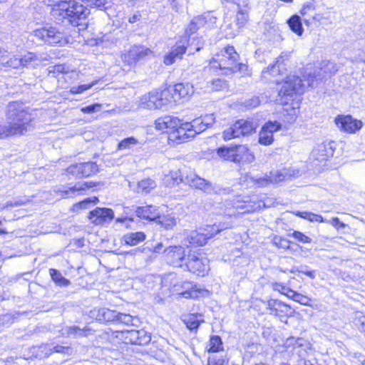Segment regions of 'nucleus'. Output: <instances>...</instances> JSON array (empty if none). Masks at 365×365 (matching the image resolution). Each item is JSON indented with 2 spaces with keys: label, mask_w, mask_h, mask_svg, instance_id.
Segmentation results:
<instances>
[{
  "label": "nucleus",
  "mask_w": 365,
  "mask_h": 365,
  "mask_svg": "<svg viewBox=\"0 0 365 365\" xmlns=\"http://www.w3.org/2000/svg\"><path fill=\"white\" fill-rule=\"evenodd\" d=\"M188 46L187 47V50H188V54H193L194 52L191 51V47L192 46H195V51H199L204 46L205 41L202 38H192L188 39Z\"/></svg>",
  "instance_id": "obj_42"
},
{
  "label": "nucleus",
  "mask_w": 365,
  "mask_h": 365,
  "mask_svg": "<svg viewBox=\"0 0 365 365\" xmlns=\"http://www.w3.org/2000/svg\"><path fill=\"white\" fill-rule=\"evenodd\" d=\"M166 260L173 267H182L186 262L185 250L181 246H170L164 250Z\"/></svg>",
  "instance_id": "obj_13"
},
{
  "label": "nucleus",
  "mask_w": 365,
  "mask_h": 365,
  "mask_svg": "<svg viewBox=\"0 0 365 365\" xmlns=\"http://www.w3.org/2000/svg\"><path fill=\"white\" fill-rule=\"evenodd\" d=\"M209 83H210V87L213 91H218L226 86V83L225 80L221 78L213 79L210 81Z\"/></svg>",
  "instance_id": "obj_55"
},
{
  "label": "nucleus",
  "mask_w": 365,
  "mask_h": 365,
  "mask_svg": "<svg viewBox=\"0 0 365 365\" xmlns=\"http://www.w3.org/2000/svg\"><path fill=\"white\" fill-rule=\"evenodd\" d=\"M318 160H326L334 155V150L330 144H320L313 151Z\"/></svg>",
  "instance_id": "obj_28"
},
{
  "label": "nucleus",
  "mask_w": 365,
  "mask_h": 365,
  "mask_svg": "<svg viewBox=\"0 0 365 365\" xmlns=\"http://www.w3.org/2000/svg\"><path fill=\"white\" fill-rule=\"evenodd\" d=\"M155 182L150 178L142 180L138 182V188L142 192H148L155 187Z\"/></svg>",
  "instance_id": "obj_45"
},
{
  "label": "nucleus",
  "mask_w": 365,
  "mask_h": 365,
  "mask_svg": "<svg viewBox=\"0 0 365 365\" xmlns=\"http://www.w3.org/2000/svg\"><path fill=\"white\" fill-rule=\"evenodd\" d=\"M137 345H146L151 341L150 333L144 329L138 330Z\"/></svg>",
  "instance_id": "obj_46"
},
{
  "label": "nucleus",
  "mask_w": 365,
  "mask_h": 365,
  "mask_svg": "<svg viewBox=\"0 0 365 365\" xmlns=\"http://www.w3.org/2000/svg\"><path fill=\"white\" fill-rule=\"evenodd\" d=\"M34 58L35 61V64H38V63H41L43 61H48L50 59V56L46 53H34Z\"/></svg>",
  "instance_id": "obj_63"
},
{
  "label": "nucleus",
  "mask_w": 365,
  "mask_h": 365,
  "mask_svg": "<svg viewBox=\"0 0 365 365\" xmlns=\"http://www.w3.org/2000/svg\"><path fill=\"white\" fill-rule=\"evenodd\" d=\"M256 129V125L250 120L240 119L222 133L225 140L251 134Z\"/></svg>",
  "instance_id": "obj_6"
},
{
  "label": "nucleus",
  "mask_w": 365,
  "mask_h": 365,
  "mask_svg": "<svg viewBox=\"0 0 365 365\" xmlns=\"http://www.w3.org/2000/svg\"><path fill=\"white\" fill-rule=\"evenodd\" d=\"M248 4V0H244L242 4L238 8V11L236 16L237 24L239 26H244L248 20V11L247 6Z\"/></svg>",
  "instance_id": "obj_32"
},
{
  "label": "nucleus",
  "mask_w": 365,
  "mask_h": 365,
  "mask_svg": "<svg viewBox=\"0 0 365 365\" xmlns=\"http://www.w3.org/2000/svg\"><path fill=\"white\" fill-rule=\"evenodd\" d=\"M49 351H50V354H52V353H60V354H70L72 351V349L71 348V346L66 344L64 345H60V344H56V345H50L49 347Z\"/></svg>",
  "instance_id": "obj_43"
},
{
  "label": "nucleus",
  "mask_w": 365,
  "mask_h": 365,
  "mask_svg": "<svg viewBox=\"0 0 365 365\" xmlns=\"http://www.w3.org/2000/svg\"><path fill=\"white\" fill-rule=\"evenodd\" d=\"M114 217V212L110 208L96 207L89 212L88 218L96 225H103Z\"/></svg>",
  "instance_id": "obj_18"
},
{
  "label": "nucleus",
  "mask_w": 365,
  "mask_h": 365,
  "mask_svg": "<svg viewBox=\"0 0 365 365\" xmlns=\"http://www.w3.org/2000/svg\"><path fill=\"white\" fill-rule=\"evenodd\" d=\"M98 170L97 164L93 162L73 164L67 168L68 173L79 178L91 176Z\"/></svg>",
  "instance_id": "obj_11"
},
{
  "label": "nucleus",
  "mask_w": 365,
  "mask_h": 365,
  "mask_svg": "<svg viewBox=\"0 0 365 365\" xmlns=\"http://www.w3.org/2000/svg\"><path fill=\"white\" fill-rule=\"evenodd\" d=\"M152 53L150 49L143 46H135L128 52V57L133 61H138Z\"/></svg>",
  "instance_id": "obj_29"
},
{
  "label": "nucleus",
  "mask_w": 365,
  "mask_h": 365,
  "mask_svg": "<svg viewBox=\"0 0 365 365\" xmlns=\"http://www.w3.org/2000/svg\"><path fill=\"white\" fill-rule=\"evenodd\" d=\"M171 178L173 180V183H175V184H179L182 182H185V176H184V175L182 174L180 170L175 171V172H172Z\"/></svg>",
  "instance_id": "obj_60"
},
{
  "label": "nucleus",
  "mask_w": 365,
  "mask_h": 365,
  "mask_svg": "<svg viewBox=\"0 0 365 365\" xmlns=\"http://www.w3.org/2000/svg\"><path fill=\"white\" fill-rule=\"evenodd\" d=\"M156 220L167 230L173 228L176 225V219L170 215L160 216L158 215Z\"/></svg>",
  "instance_id": "obj_41"
},
{
  "label": "nucleus",
  "mask_w": 365,
  "mask_h": 365,
  "mask_svg": "<svg viewBox=\"0 0 365 365\" xmlns=\"http://www.w3.org/2000/svg\"><path fill=\"white\" fill-rule=\"evenodd\" d=\"M199 317H201V315L198 316L195 314H191L185 316L183 322L186 324L187 328L190 331L197 330L200 324L204 322L203 319H198Z\"/></svg>",
  "instance_id": "obj_34"
},
{
  "label": "nucleus",
  "mask_w": 365,
  "mask_h": 365,
  "mask_svg": "<svg viewBox=\"0 0 365 365\" xmlns=\"http://www.w3.org/2000/svg\"><path fill=\"white\" fill-rule=\"evenodd\" d=\"M282 129V124L277 121H268L261 128L258 142L263 145H269L274 141L273 133Z\"/></svg>",
  "instance_id": "obj_14"
},
{
  "label": "nucleus",
  "mask_w": 365,
  "mask_h": 365,
  "mask_svg": "<svg viewBox=\"0 0 365 365\" xmlns=\"http://www.w3.org/2000/svg\"><path fill=\"white\" fill-rule=\"evenodd\" d=\"M123 336L125 339V343L131 344H137V335L138 330L130 329V330H125L122 331Z\"/></svg>",
  "instance_id": "obj_44"
},
{
  "label": "nucleus",
  "mask_w": 365,
  "mask_h": 365,
  "mask_svg": "<svg viewBox=\"0 0 365 365\" xmlns=\"http://www.w3.org/2000/svg\"><path fill=\"white\" fill-rule=\"evenodd\" d=\"M261 103L258 96H254L245 102V106L249 109L256 108Z\"/></svg>",
  "instance_id": "obj_57"
},
{
  "label": "nucleus",
  "mask_w": 365,
  "mask_h": 365,
  "mask_svg": "<svg viewBox=\"0 0 365 365\" xmlns=\"http://www.w3.org/2000/svg\"><path fill=\"white\" fill-rule=\"evenodd\" d=\"M287 24L289 29L298 36H302L304 32L302 19L299 15L294 14L288 20Z\"/></svg>",
  "instance_id": "obj_31"
},
{
  "label": "nucleus",
  "mask_w": 365,
  "mask_h": 365,
  "mask_svg": "<svg viewBox=\"0 0 365 365\" xmlns=\"http://www.w3.org/2000/svg\"><path fill=\"white\" fill-rule=\"evenodd\" d=\"M187 46L182 43L181 41H178L171 48L170 51L164 56L163 62L165 65L170 66L175 63L178 59H181L182 55L186 52Z\"/></svg>",
  "instance_id": "obj_21"
},
{
  "label": "nucleus",
  "mask_w": 365,
  "mask_h": 365,
  "mask_svg": "<svg viewBox=\"0 0 365 365\" xmlns=\"http://www.w3.org/2000/svg\"><path fill=\"white\" fill-rule=\"evenodd\" d=\"M208 352L216 353L223 350V343L220 336L217 335L211 336L209 341Z\"/></svg>",
  "instance_id": "obj_35"
},
{
  "label": "nucleus",
  "mask_w": 365,
  "mask_h": 365,
  "mask_svg": "<svg viewBox=\"0 0 365 365\" xmlns=\"http://www.w3.org/2000/svg\"><path fill=\"white\" fill-rule=\"evenodd\" d=\"M34 35L38 39L51 45L61 43L63 35L53 27L41 28L34 31Z\"/></svg>",
  "instance_id": "obj_12"
},
{
  "label": "nucleus",
  "mask_w": 365,
  "mask_h": 365,
  "mask_svg": "<svg viewBox=\"0 0 365 365\" xmlns=\"http://www.w3.org/2000/svg\"><path fill=\"white\" fill-rule=\"evenodd\" d=\"M185 265L189 272L198 276H205L209 270L207 259L195 253L188 255Z\"/></svg>",
  "instance_id": "obj_10"
},
{
  "label": "nucleus",
  "mask_w": 365,
  "mask_h": 365,
  "mask_svg": "<svg viewBox=\"0 0 365 365\" xmlns=\"http://www.w3.org/2000/svg\"><path fill=\"white\" fill-rule=\"evenodd\" d=\"M294 312V311L291 308L290 306L281 302L280 304H279L277 307L274 316L279 317L281 321L283 322L282 318L292 316Z\"/></svg>",
  "instance_id": "obj_36"
},
{
  "label": "nucleus",
  "mask_w": 365,
  "mask_h": 365,
  "mask_svg": "<svg viewBox=\"0 0 365 365\" xmlns=\"http://www.w3.org/2000/svg\"><path fill=\"white\" fill-rule=\"evenodd\" d=\"M238 207L242 210V213H250L255 212L256 210L260 209L261 202H254V201H246L244 202L240 206Z\"/></svg>",
  "instance_id": "obj_38"
},
{
  "label": "nucleus",
  "mask_w": 365,
  "mask_h": 365,
  "mask_svg": "<svg viewBox=\"0 0 365 365\" xmlns=\"http://www.w3.org/2000/svg\"><path fill=\"white\" fill-rule=\"evenodd\" d=\"M133 319L131 315L118 313L116 322L126 325H129L133 324Z\"/></svg>",
  "instance_id": "obj_56"
},
{
  "label": "nucleus",
  "mask_w": 365,
  "mask_h": 365,
  "mask_svg": "<svg viewBox=\"0 0 365 365\" xmlns=\"http://www.w3.org/2000/svg\"><path fill=\"white\" fill-rule=\"evenodd\" d=\"M49 272L52 280L57 284L61 286H68L70 284V281L63 277L61 272L57 269H50Z\"/></svg>",
  "instance_id": "obj_39"
},
{
  "label": "nucleus",
  "mask_w": 365,
  "mask_h": 365,
  "mask_svg": "<svg viewBox=\"0 0 365 365\" xmlns=\"http://www.w3.org/2000/svg\"><path fill=\"white\" fill-rule=\"evenodd\" d=\"M316 10L314 1L306 2L303 4L299 13L302 16L309 15Z\"/></svg>",
  "instance_id": "obj_49"
},
{
  "label": "nucleus",
  "mask_w": 365,
  "mask_h": 365,
  "mask_svg": "<svg viewBox=\"0 0 365 365\" xmlns=\"http://www.w3.org/2000/svg\"><path fill=\"white\" fill-rule=\"evenodd\" d=\"M94 85H95V82H92L88 84H83V85H80V86H72L70 88V93L72 94L82 93L84 91L92 88Z\"/></svg>",
  "instance_id": "obj_48"
},
{
  "label": "nucleus",
  "mask_w": 365,
  "mask_h": 365,
  "mask_svg": "<svg viewBox=\"0 0 365 365\" xmlns=\"http://www.w3.org/2000/svg\"><path fill=\"white\" fill-rule=\"evenodd\" d=\"M287 176V173L285 170H273L269 173V175L265 178H262L257 180V183L260 186L267 185L268 183H277L285 180Z\"/></svg>",
  "instance_id": "obj_26"
},
{
  "label": "nucleus",
  "mask_w": 365,
  "mask_h": 365,
  "mask_svg": "<svg viewBox=\"0 0 365 365\" xmlns=\"http://www.w3.org/2000/svg\"><path fill=\"white\" fill-rule=\"evenodd\" d=\"M185 183L190 187L199 189L206 194L218 193L220 190L216 185L200 178L194 173H190L185 175Z\"/></svg>",
  "instance_id": "obj_9"
},
{
  "label": "nucleus",
  "mask_w": 365,
  "mask_h": 365,
  "mask_svg": "<svg viewBox=\"0 0 365 365\" xmlns=\"http://www.w3.org/2000/svg\"><path fill=\"white\" fill-rule=\"evenodd\" d=\"M234 149L235 163L250 162L255 158L248 148L245 145H235Z\"/></svg>",
  "instance_id": "obj_27"
},
{
  "label": "nucleus",
  "mask_w": 365,
  "mask_h": 365,
  "mask_svg": "<svg viewBox=\"0 0 365 365\" xmlns=\"http://www.w3.org/2000/svg\"><path fill=\"white\" fill-rule=\"evenodd\" d=\"M92 329L88 327L80 328L78 326L65 327L61 329V334L66 337H82L91 334Z\"/></svg>",
  "instance_id": "obj_25"
},
{
  "label": "nucleus",
  "mask_w": 365,
  "mask_h": 365,
  "mask_svg": "<svg viewBox=\"0 0 365 365\" xmlns=\"http://www.w3.org/2000/svg\"><path fill=\"white\" fill-rule=\"evenodd\" d=\"M289 236L294 237L295 240L302 243H310L312 242V239L309 237L299 231H294L292 233H290Z\"/></svg>",
  "instance_id": "obj_51"
},
{
  "label": "nucleus",
  "mask_w": 365,
  "mask_h": 365,
  "mask_svg": "<svg viewBox=\"0 0 365 365\" xmlns=\"http://www.w3.org/2000/svg\"><path fill=\"white\" fill-rule=\"evenodd\" d=\"M215 120V118L213 113L207 114L193 120L191 123H185L182 130H187L188 131L187 138H193L196 134L200 133L210 127Z\"/></svg>",
  "instance_id": "obj_7"
},
{
  "label": "nucleus",
  "mask_w": 365,
  "mask_h": 365,
  "mask_svg": "<svg viewBox=\"0 0 365 365\" xmlns=\"http://www.w3.org/2000/svg\"><path fill=\"white\" fill-rule=\"evenodd\" d=\"M98 201V199L96 197H88V198H86V200L80 202L79 203L76 204L75 206L77 208L86 209L88 207V205H89L91 203H96Z\"/></svg>",
  "instance_id": "obj_58"
},
{
  "label": "nucleus",
  "mask_w": 365,
  "mask_h": 365,
  "mask_svg": "<svg viewBox=\"0 0 365 365\" xmlns=\"http://www.w3.org/2000/svg\"><path fill=\"white\" fill-rule=\"evenodd\" d=\"M34 53L32 52H28L24 56H20V60H21V66H27L30 65L31 63H35L34 61Z\"/></svg>",
  "instance_id": "obj_52"
},
{
  "label": "nucleus",
  "mask_w": 365,
  "mask_h": 365,
  "mask_svg": "<svg viewBox=\"0 0 365 365\" xmlns=\"http://www.w3.org/2000/svg\"><path fill=\"white\" fill-rule=\"evenodd\" d=\"M184 123H182L181 120L176 117L165 115L155 120V128L158 130L163 131L165 130H176L179 137H180L181 135L185 136L183 138V140H185V138H188V131L187 130H182V127Z\"/></svg>",
  "instance_id": "obj_8"
},
{
  "label": "nucleus",
  "mask_w": 365,
  "mask_h": 365,
  "mask_svg": "<svg viewBox=\"0 0 365 365\" xmlns=\"http://www.w3.org/2000/svg\"><path fill=\"white\" fill-rule=\"evenodd\" d=\"M102 105L100 103H93L81 108V111L83 113H93L101 110Z\"/></svg>",
  "instance_id": "obj_53"
},
{
  "label": "nucleus",
  "mask_w": 365,
  "mask_h": 365,
  "mask_svg": "<svg viewBox=\"0 0 365 365\" xmlns=\"http://www.w3.org/2000/svg\"><path fill=\"white\" fill-rule=\"evenodd\" d=\"M281 301L277 299H270L267 302V309L269 310V314L274 315L277 307L280 304Z\"/></svg>",
  "instance_id": "obj_61"
},
{
  "label": "nucleus",
  "mask_w": 365,
  "mask_h": 365,
  "mask_svg": "<svg viewBox=\"0 0 365 365\" xmlns=\"http://www.w3.org/2000/svg\"><path fill=\"white\" fill-rule=\"evenodd\" d=\"M335 123L341 130L349 133H356L362 127L361 121L354 119L351 115H339Z\"/></svg>",
  "instance_id": "obj_17"
},
{
  "label": "nucleus",
  "mask_w": 365,
  "mask_h": 365,
  "mask_svg": "<svg viewBox=\"0 0 365 365\" xmlns=\"http://www.w3.org/2000/svg\"><path fill=\"white\" fill-rule=\"evenodd\" d=\"M35 117L34 111L23 103L10 102L6 108L7 125H0V138L24 134L32 127Z\"/></svg>",
  "instance_id": "obj_2"
},
{
  "label": "nucleus",
  "mask_w": 365,
  "mask_h": 365,
  "mask_svg": "<svg viewBox=\"0 0 365 365\" xmlns=\"http://www.w3.org/2000/svg\"><path fill=\"white\" fill-rule=\"evenodd\" d=\"M1 63L4 67L18 68L21 67L20 56L14 55L6 61L3 59Z\"/></svg>",
  "instance_id": "obj_47"
},
{
  "label": "nucleus",
  "mask_w": 365,
  "mask_h": 365,
  "mask_svg": "<svg viewBox=\"0 0 365 365\" xmlns=\"http://www.w3.org/2000/svg\"><path fill=\"white\" fill-rule=\"evenodd\" d=\"M294 301L299 302L300 304L308 306L311 302V299L302 294L297 292L293 299Z\"/></svg>",
  "instance_id": "obj_59"
},
{
  "label": "nucleus",
  "mask_w": 365,
  "mask_h": 365,
  "mask_svg": "<svg viewBox=\"0 0 365 365\" xmlns=\"http://www.w3.org/2000/svg\"><path fill=\"white\" fill-rule=\"evenodd\" d=\"M145 240V235L143 232H130L124 235L123 240L125 244L134 246Z\"/></svg>",
  "instance_id": "obj_30"
},
{
  "label": "nucleus",
  "mask_w": 365,
  "mask_h": 365,
  "mask_svg": "<svg viewBox=\"0 0 365 365\" xmlns=\"http://www.w3.org/2000/svg\"><path fill=\"white\" fill-rule=\"evenodd\" d=\"M289 241L286 239H283L281 237H274V244L278 247L281 248H288L289 247Z\"/></svg>",
  "instance_id": "obj_62"
},
{
  "label": "nucleus",
  "mask_w": 365,
  "mask_h": 365,
  "mask_svg": "<svg viewBox=\"0 0 365 365\" xmlns=\"http://www.w3.org/2000/svg\"><path fill=\"white\" fill-rule=\"evenodd\" d=\"M131 210L136 213L138 217L148 220H156L159 214L158 209L152 205L143 207L133 205Z\"/></svg>",
  "instance_id": "obj_23"
},
{
  "label": "nucleus",
  "mask_w": 365,
  "mask_h": 365,
  "mask_svg": "<svg viewBox=\"0 0 365 365\" xmlns=\"http://www.w3.org/2000/svg\"><path fill=\"white\" fill-rule=\"evenodd\" d=\"M230 225L227 223L214 224L200 227L198 230L191 231L187 236L190 244L195 246H202L206 244L208 239L212 238L220 231L227 229Z\"/></svg>",
  "instance_id": "obj_5"
},
{
  "label": "nucleus",
  "mask_w": 365,
  "mask_h": 365,
  "mask_svg": "<svg viewBox=\"0 0 365 365\" xmlns=\"http://www.w3.org/2000/svg\"><path fill=\"white\" fill-rule=\"evenodd\" d=\"M173 91L177 97V101L180 100H188L194 93V87L189 83H179L173 86Z\"/></svg>",
  "instance_id": "obj_24"
},
{
  "label": "nucleus",
  "mask_w": 365,
  "mask_h": 365,
  "mask_svg": "<svg viewBox=\"0 0 365 365\" xmlns=\"http://www.w3.org/2000/svg\"><path fill=\"white\" fill-rule=\"evenodd\" d=\"M239 58L240 56L234 46H227L210 61L208 69L219 68L224 71L222 73L224 75L237 72L247 74L248 66L245 63H237Z\"/></svg>",
  "instance_id": "obj_4"
},
{
  "label": "nucleus",
  "mask_w": 365,
  "mask_h": 365,
  "mask_svg": "<svg viewBox=\"0 0 365 365\" xmlns=\"http://www.w3.org/2000/svg\"><path fill=\"white\" fill-rule=\"evenodd\" d=\"M158 96L162 103V107L172 101L177 102V97L173 91V87H169L163 91H158Z\"/></svg>",
  "instance_id": "obj_33"
},
{
  "label": "nucleus",
  "mask_w": 365,
  "mask_h": 365,
  "mask_svg": "<svg viewBox=\"0 0 365 365\" xmlns=\"http://www.w3.org/2000/svg\"><path fill=\"white\" fill-rule=\"evenodd\" d=\"M339 69L338 66L328 60H323L318 63L313 73L304 75V79L299 76L290 75L283 82L279 91L277 101L282 105H287L294 101L297 96L302 94L307 87H313L315 82L322 81L334 74Z\"/></svg>",
  "instance_id": "obj_1"
},
{
  "label": "nucleus",
  "mask_w": 365,
  "mask_h": 365,
  "mask_svg": "<svg viewBox=\"0 0 365 365\" xmlns=\"http://www.w3.org/2000/svg\"><path fill=\"white\" fill-rule=\"evenodd\" d=\"M88 6L95 7L98 9H105L107 3L106 0H82Z\"/></svg>",
  "instance_id": "obj_54"
},
{
  "label": "nucleus",
  "mask_w": 365,
  "mask_h": 365,
  "mask_svg": "<svg viewBox=\"0 0 365 365\" xmlns=\"http://www.w3.org/2000/svg\"><path fill=\"white\" fill-rule=\"evenodd\" d=\"M272 288L275 291L279 292L281 294H284L287 292L289 287L282 283L275 282L272 284Z\"/></svg>",
  "instance_id": "obj_64"
},
{
  "label": "nucleus",
  "mask_w": 365,
  "mask_h": 365,
  "mask_svg": "<svg viewBox=\"0 0 365 365\" xmlns=\"http://www.w3.org/2000/svg\"><path fill=\"white\" fill-rule=\"evenodd\" d=\"M91 185L88 182L77 183L73 186L69 187L68 189L59 190V192H62L63 197H71L77 191L84 190L86 187H91Z\"/></svg>",
  "instance_id": "obj_37"
},
{
  "label": "nucleus",
  "mask_w": 365,
  "mask_h": 365,
  "mask_svg": "<svg viewBox=\"0 0 365 365\" xmlns=\"http://www.w3.org/2000/svg\"><path fill=\"white\" fill-rule=\"evenodd\" d=\"M215 21L216 17L212 16L210 12L195 16L187 26L185 33L190 36L206 24H215Z\"/></svg>",
  "instance_id": "obj_16"
},
{
  "label": "nucleus",
  "mask_w": 365,
  "mask_h": 365,
  "mask_svg": "<svg viewBox=\"0 0 365 365\" xmlns=\"http://www.w3.org/2000/svg\"><path fill=\"white\" fill-rule=\"evenodd\" d=\"M219 156L223 158L225 160H230L235 163V149L234 146L232 147H221L217 150Z\"/></svg>",
  "instance_id": "obj_40"
},
{
  "label": "nucleus",
  "mask_w": 365,
  "mask_h": 365,
  "mask_svg": "<svg viewBox=\"0 0 365 365\" xmlns=\"http://www.w3.org/2000/svg\"><path fill=\"white\" fill-rule=\"evenodd\" d=\"M91 317L101 322H116L118 312L107 308L94 309L91 312Z\"/></svg>",
  "instance_id": "obj_22"
},
{
  "label": "nucleus",
  "mask_w": 365,
  "mask_h": 365,
  "mask_svg": "<svg viewBox=\"0 0 365 365\" xmlns=\"http://www.w3.org/2000/svg\"><path fill=\"white\" fill-rule=\"evenodd\" d=\"M173 292L186 299L198 297L199 290L197 285L190 281L177 282L173 286Z\"/></svg>",
  "instance_id": "obj_15"
},
{
  "label": "nucleus",
  "mask_w": 365,
  "mask_h": 365,
  "mask_svg": "<svg viewBox=\"0 0 365 365\" xmlns=\"http://www.w3.org/2000/svg\"><path fill=\"white\" fill-rule=\"evenodd\" d=\"M287 55L281 54L273 64L268 66L262 71V75L264 77L267 73H269L272 76L285 75L287 73L285 61L287 60Z\"/></svg>",
  "instance_id": "obj_19"
},
{
  "label": "nucleus",
  "mask_w": 365,
  "mask_h": 365,
  "mask_svg": "<svg viewBox=\"0 0 365 365\" xmlns=\"http://www.w3.org/2000/svg\"><path fill=\"white\" fill-rule=\"evenodd\" d=\"M138 140L133 137H129L123 139L118 143V148L120 150L128 149L131 147V145L137 144Z\"/></svg>",
  "instance_id": "obj_50"
},
{
  "label": "nucleus",
  "mask_w": 365,
  "mask_h": 365,
  "mask_svg": "<svg viewBox=\"0 0 365 365\" xmlns=\"http://www.w3.org/2000/svg\"><path fill=\"white\" fill-rule=\"evenodd\" d=\"M158 91L154 90L143 95L139 101V106L143 108L159 109L162 108V103L158 98Z\"/></svg>",
  "instance_id": "obj_20"
},
{
  "label": "nucleus",
  "mask_w": 365,
  "mask_h": 365,
  "mask_svg": "<svg viewBox=\"0 0 365 365\" xmlns=\"http://www.w3.org/2000/svg\"><path fill=\"white\" fill-rule=\"evenodd\" d=\"M88 14V9L75 0L59 1L52 10V15L57 21L66 19L73 26L85 24Z\"/></svg>",
  "instance_id": "obj_3"
}]
</instances>
